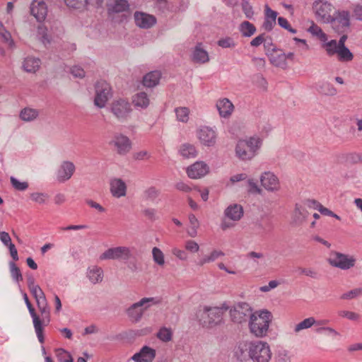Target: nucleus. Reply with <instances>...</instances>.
I'll list each match as a JSON object with an SVG mask.
<instances>
[{
  "mask_svg": "<svg viewBox=\"0 0 362 362\" xmlns=\"http://www.w3.org/2000/svg\"><path fill=\"white\" fill-rule=\"evenodd\" d=\"M309 215L310 213L302 204H296L293 213V221L297 225H302L307 221Z\"/></svg>",
  "mask_w": 362,
  "mask_h": 362,
  "instance_id": "28",
  "label": "nucleus"
},
{
  "mask_svg": "<svg viewBox=\"0 0 362 362\" xmlns=\"http://www.w3.org/2000/svg\"><path fill=\"white\" fill-rule=\"evenodd\" d=\"M179 152L182 157L186 158H195L197 156L196 147L190 144L181 145Z\"/></svg>",
  "mask_w": 362,
  "mask_h": 362,
  "instance_id": "39",
  "label": "nucleus"
},
{
  "mask_svg": "<svg viewBox=\"0 0 362 362\" xmlns=\"http://www.w3.org/2000/svg\"><path fill=\"white\" fill-rule=\"evenodd\" d=\"M10 272L11 277L17 282L23 280V276L19 268L16 266L14 262H10Z\"/></svg>",
  "mask_w": 362,
  "mask_h": 362,
  "instance_id": "52",
  "label": "nucleus"
},
{
  "mask_svg": "<svg viewBox=\"0 0 362 362\" xmlns=\"http://www.w3.org/2000/svg\"><path fill=\"white\" fill-rule=\"evenodd\" d=\"M134 17L136 25L141 28H150L156 23V18L153 16L146 13L137 11Z\"/></svg>",
  "mask_w": 362,
  "mask_h": 362,
  "instance_id": "23",
  "label": "nucleus"
},
{
  "mask_svg": "<svg viewBox=\"0 0 362 362\" xmlns=\"http://www.w3.org/2000/svg\"><path fill=\"white\" fill-rule=\"evenodd\" d=\"M185 248L189 252L196 253L199 250V245L194 240H188L185 243Z\"/></svg>",
  "mask_w": 362,
  "mask_h": 362,
  "instance_id": "57",
  "label": "nucleus"
},
{
  "mask_svg": "<svg viewBox=\"0 0 362 362\" xmlns=\"http://www.w3.org/2000/svg\"><path fill=\"white\" fill-rule=\"evenodd\" d=\"M189 226L187 229V234L192 238H195L197 235L199 222L196 216L192 214L189 215Z\"/></svg>",
  "mask_w": 362,
  "mask_h": 362,
  "instance_id": "44",
  "label": "nucleus"
},
{
  "mask_svg": "<svg viewBox=\"0 0 362 362\" xmlns=\"http://www.w3.org/2000/svg\"><path fill=\"white\" fill-rule=\"evenodd\" d=\"M269 317L272 313L266 309L256 310L252 312L250 305L247 303H238L233 306H230V317Z\"/></svg>",
  "mask_w": 362,
  "mask_h": 362,
  "instance_id": "6",
  "label": "nucleus"
},
{
  "mask_svg": "<svg viewBox=\"0 0 362 362\" xmlns=\"http://www.w3.org/2000/svg\"><path fill=\"white\" fill-rule=\"evenodd\" d=\"M0 36L3 42L7 44L9 48L13 49L14 47L15 43L12 39L11 35L10 32L5 28L1 22H0Z\"/></svg>",
  "mask_w": 362,
  "mask_h": 362,
  "instance_id": "45",
  "label": "nucleus"
},
{
  "mask_svg": "<svg viewBox=\"0 0 362 362\" xmlns=\"http://www.w3.org/2000/svg\"><path fill=\"white\" fill-rule=\"evenodd\" d=\"M270 321L268 318H250V330L257 337H264L268 331Z\"/></svg>",
  "mask_w": 362,
  "mask_h": 362,
  "instance_id": "15",
  "label": "nucleus"
},
{
  "mask_svg": "<svg viewBox=\"0 0 362 362\" xmlns=\"http://www.w3.org/2000/svg\"><path fill=\"white\" fill-rule=\"evenodd\" d=\"M30 199L39 205H45L48 203L49 196L47 193L42 192H33L29 195Z\"/></svg>",
  "mask_w": 362,
  "mask_h": 362,
  "instance_id": "40",
  "label": "nucleus"
},
{
  "mask_svg": "<svg viewBox=\"0 0 362 362\" xmlns=\"http://www.w3.org/2000/svg\"><path fill=\"white\" fill-rule=\"evenodd\" d=\"M327 262L332 267L346 271L354 268L357 259L354 255L332 250L329 253Z\"/></svg>",
  "mask_w": 362,
  "mask_h": 362,
  "instance_id": "2",
  "label": "nucleus"
},
{
  "mask_svg": "<svg viewBox=\"0 0 362 362\" xmlns=\"http://www.w3.org/2000/svg\"><path fill=\"white\" fill-rule=\"evenodd\" d=\"M269 59L272 64L276 67L286 69L288 66L287 61L293 62L295 58L294 52L285 53L282 49L276 48L269 54Z\"/></svg>",
  "mask_w": 362,
  "mask_h": 362,
  "instance_id": "13",
  "label": "nucleus"
},
{
  "mask_svg": "<svg viewBox=\"0 0 362 362\" xmlns=\"http://www.w3.org/2000/svg\"><path fill=\"white\" fill-rule=\"evenodd\" d=\"M160 303V300L157 297H144L129 306L126 310V314L129 317H142L148 309Z\"/></svg>",
  "mask_w": 362,
  "mask_h": 362,
  "instance_id": "5",
  "label": "nucleus"
},
{
  "mask_svg": "<svg viewBox=\"0 0 362 362\" xmlns=\"http://www.w3.org/2000/svg\"><path fill=\"white\" fill-rule=\"evenodd\" d=\"M150 98L145 92H139L132 97V103L136 107L146 109L150 105Z\"/></svg>",
  "mask_w": 362,
  "mask_h": 362,
  "instance_id": "31",
  "label": "nucleus"
},
{
  "mask_svg": "<svg viewBox=\"0 0 362 362\" xmlns=\"http://www.w3.org/2000/svg\"><path fill=\"white\" fill-rule=\"evenodd\" d=\"M262 145V139L257 135L238 141L235 156L242 160H250L258 153Z\"/></svg>",
  "mask_w": 362,
  "mask_h": 362,
  "instance_id": "1",
  "label": "nucleus"
},
{
  "mask_svg": "<svg viewBox=\"0 0 362 362\" xmlns=\"http://www.w3.org/2000/svg\"><path fill=\"white\" fill-rule=\"evenodd\" d=\"M312 8L317 21L330 23L334 21L336 11L333 5L325 0H316L313 3Z\"/></svg>",
  "mask_w": 362,
  "mask_h": 362,
  "instance_id": "4",
  "label": "nucleus"
},
{
  "mask_svg": "<svg viewBox=\"0 0 362 362\" xmlns=\"http://www.w3.org/2000/svg\"><path fill=\"white\" fill-rule=\"evenodd\" d=\"M360 296H362V288H356L343 293L341 298L353 299Z\"/></svg>",
  "mask_w": 362,
  "mask_h": 362,
  "instance_id": "55",
  "label": "nucleus"
},
{
  "mask_svg": "<svg viewBox=\"0 0 362 362\" xmlns=\"http://www.w3.org/2000/svg\"><path fill=\"white\" fill-rule=\"evenodd\" d=\"M272 353L269 345L266 342H253L250 350V358L253 362H269Z\"/></svg>",
  "mask_w": 362,
  "mask_h": 362,
  "instance_id": "8",
  "label": "nucleus"
},
{
  "mask_svg": "<svg viewBox=\"0 0 362 362\" xmlns=\"http://www.w3.org/2000/svg\"><path fill=\"white\" fill-rule=\"evenodd\" d=\"M336 55L337 59L341 62H349L354 59V54L346 47H339Z\"/></svg>",
  "mask_w": 362,
  "mask_h": 362,
  "instance_id": "43",
  "label": "nucleus"
},
{
  "mask_svg": "<svg viewBox=\"0 0 362 362\" xmlns=\"http://www.w3.org/2000/svg\"><path fill=\"white\" fill-rule=\"evenodd\" d=\"M132 256L131 249L126 246L110 247L103 252L100 259H122L128 260Z\"/></svg>",
  "mask_w": 362,
  "mask_h": 362,
  "instance_id": "12",
  "label": "nucleus"
},
{
  "mask_svg": "<svg viewBox=\"0 0 362 362\" xmlns=\"http://www.w3.org/2000/svg\"><path fill=\"white\" fill-rule=\"evenodd\" d=\"M75 170L76 167L72 162L64 160L62 162L55 173L56 180L60 183H64L71 179Z\"/></svg>",
  "mask_w": 362,
  "mask_h": 362,
  "instance_id": "16",
  "label": "nucleus"
},
{
  "mask_svg": "<svg viewBox=\"0 0 362 362\" xmlns=\"http://www.w3.org/2000/svg\"><path fill=\"white\" fill-rule=\"evenodd\" d=\"M322 92L325 95H334L337 94V89L330 83H325L322 87Z\"/></svg>",
  "mask_w": 362,
  "mask_h": 362,
  "instance_id": "60",
  "label": "nucleus"
},
{
  "mask_svg": "<svg viewBox=\"0 0 362 362\" xmlns=\"http://www.w3.org/2000/svg\"><path fill=\"white\" fill-rule=\"evenodd\" d=\"M110 192L115 198L124 197L127 193V185L121 178H112L110 180Z\"/></svg>",
  "mask_w": 362,
  "mask_h": 362,
  "instance_id": "18",
  "label": "nucleus"
},
{
  "mask_svg": "<svg viewBox=\"0 0 362 362\" xmlns=\"http://www.w3.org/2000/svg\"><path fill=\"white\" fill-rule=\"evenodd\" d=\"M199 325H201L204 328H213L215 326L220 325L221 323V320H218L216 321L213 318H200L199 320Z\"/></svg>",
  "mask_w": 362,
  "mask_h": 362,
  "instance_id": "51",
  "label": "nucleus"
},
{
  "mask_svg": "<svg viewBox=\"0 0 362 362\" xmlns=\"http://www.w3.org/2000/svg\"><path fill=\"white\" fill-rule=\"evenodd\" d=\"M33 325L35 331L39 341L42 344L44 343L45 338L43 335L44 327L49 324V320L46 318H33Z\"/></svg>",
  "mask_w": 362,
  "mask_h": 362,
  "instance_id": "32",
  "label": "nucleus"
},
{
  "mask_svg": "<svg viewBox=\"0 0 362 362\" xmlns=\"http://www.w3.org/2000/svg\"><path fill=\"white\" fill-rule=\"evenodd\" d=\"M315 321L314 320V318H305L303 321L298 323L296 327L295 331L296 332L303 329L310 327L313 325H314Z\"/></svg>",
  "mask_w": 362,
  "mask_h": 362,
  "instance_id": "56",
  "label": "nucleus"
},
{
  "mask_svg": "<svg viewBox=\"0 0 362 362\" xmlns=\"http://www.w3.org/2000/svg\"><path fill=\"white\" fill-rule=\"evenodd\" d=\"M196 136L201 145L212 147L216 144L218 134L214 128L208 126H201L196 130Z\"/></svg>",
  "mask_w": 362,
  "mask_h": 362,
  "instance_id": "9",
  "label": "nucleus"
},
{
  "mask_svg": "<svg viewBox=\"0 0 362 362\" xmlns=\"http://www.w3.org/2000/svg\"><path fill=\"white\" fill-rule=\"evenodd\" d=\"M152 257L154 262L160 267L165 264V256L161 250L157 247L152 249Z\"/></svg>",
  "mask_w": 362,
  "mask_h": 362,
  "instance_id": "48",
  "label": "nucleus"
},
{
  "mask_svg": "<svg viewBox=\"0 0 362 362\" xmlns=\"http://www.w3.org/2000/svg\"><path fill=\"white\" fill-rule=\"evenodd\" d=\"M192 62L197 64H206L210 58L208 52L204 48L202 43H197L193 48L191 54Z\"/></svg>",
  "mask_w": 362,
  "mask_h": 362,
  "instance_id": "24",
  "label": "nucleus"
},
{
  "mask_svg": "<svg viewBox=\"0 0 362 362\" xmlns=\"http://www.w3.org/2000/svg\"><path fill=\"white\" fill-rule=\"evenodd\" d=\"M175 112L176 115L177 119L179 122L187 123L189 119L190 110L186 107H179L175 108Z\"/></svg>",
  "mask_w": 362,
  "mask_h": 362,
  "instance_id": "46",
  "label": "nucleus"
},
{
  "mask_svg": "<svg viewBox=\"0 0 362 362\" xmlns=\"http://www.w3.org/2000/svg\"><path fill=\"white\" fill-rule=\"evenodd\" d=\"M159 195V190L155 187H150L143 192V197L146 200H154Z\"/></svg>",
  "mask_w": 362,
  "mask_h": 362,
  "instance_id": "50",
  "label": "nucleus"
},
{
  "mask_svg": "<svg viewBox=\"0 0 362 362\" xmlns=\"http://www.w3.org/2000/svg\"><path fill=\"white\" fill-rule=\"evenodd\" d=\"M156 336L160 341L168 342L172 339L173 331L170 328L163 327L160 329Z\"/></svg>",
  "mask_w": 362,
  "mask_h": 362,
  "instance_id": "49",
  "label": "nucleus"
},
{
  "mask_svg": "<svg viewBox=\"0 0 362 362\" xmlns=\"http://www.w3.org/2000/svg\"><path fill=\"white\" fill-rule=\"evenodd\" d=\"M39 115L37 109L25 107L20 112L19 117L24 122H31L35 119Z\"/></svg>",
  "mask_w": 362,
  "mask_h": 362,
  "instance_id": "38",
  "label": "nucleus"
},
{
  "mask_svg": "<svg viewBox=\"0 0 362 362\" xmlns=\"http://www.w3.org/2000/svg\"><path fill=\"white\" fill-rule=\"evenodd\" d=\"M259 180L262 187L267 192H276L281 188L278 177L270 171L262 173Z\"/></svg>",
  "mask_w": 362,
  "mask_h": 362,
  "instance_id": "14",
  "label": "nucleus"
},
{
  "mask_svg": "<svg viewBox=\"0 0 362 362\" xmlns=\"http://www.w3.org/2000/svg\"><path fill=\"white\" fill-rule=\"evenodd\" d=\"M334 21H337L341 28H348L349 26V13L348 11H339L337 15H334Z\"/></svg>",
  "mask_w": 362,
  "mask_h": 362,
  "instance_id": "47",
  "label": "nucleus"
},
{
  "mask_svg": "<svg viewBox=\"0 0 362 362\" xmlns=\"http://www.w3.org/2000/svg\"><path fill=\"white\" fill-rule=\"evenodd\" d=\"M30 11L32 15L39 22L45 21L47 15V6L43 0H33Z\"/></svg>",
  "mask_w": 362,
  "mask_h": 362,
  "instance_id": "22",
  "label": "nucleus"
},
{
  "mask_svg": "<svg viewBox=\"0 0 362 362\" xmlns=\"http://www.w3.org/2000/svg\"><path fill=\"white\" fill-rule=\"evenodd\" d=\"M172 254L180 260H186L187 258V253L177 247H173L171 250Z\"/></svg>",
  "mask_w": 362,
  "mask_h": 362,
  "instance_id": "63",
  "label": "nucleus"
},
{
  "mask_svg": "<svg viewBox=\"0 0 362 362\" xmlns=\"http://www.w3.org/2000/svg\"><path fill=\"white\" fill-rule=\"evenodd\" d=\"M303 206L305 207V209H313L316 210H319L321 206V204L314 199H308L305 200L303 204Z\"/></svg>",
  "mask_w": 362,
  "mask_h": 362,
  "instance_id": "61",
  "label": "nucleus"
},
{
  "mask_svg": "<svg viewBox=\"0 0 362 362\" xmlns=\"http://www.w3.org/2000/svg\"><path fill=\"white\" fill-rule=\"evenodd\" d=\"M67 7L71 9L83 11L86 9L88 0H64Z\"/></svg>",
  "mask_w": 362,
  "mask_h": 362,
  "instance_id": "42",
  "label": "nucleus"
},
{
  "mask_svg": "<svg viewBox=\"0 0 362 362\" xmlns=\"http://www.w3.org/2000/svg\"><path fill=\"white\" fill-rule=\"evenodd\" d=\"M209 172V167L204 161H197L186 170L187 176L191 179H200L207 175Z\"/></svg>",
  "mask_w": 362,
  "mask_h": 362,
  "instance_id": "17",
  "label": "nucleus"
},
{
  "mask_svg": "<svg viewBox=\"0 0 362 362\" xmlns=\"http://www.w3.org/2000/svg\"><path fill=\"white\" fill-rule=\"evenodd\" d=\"M11 183L12 186L18 191H25L26 190L28 187V182H21L17 178L14 177H11L10 178Z\"/></svg>",
  "mask_w": 362,
  "mask_h": 362,
  "instance_id": "53",
  "label": "nucleus"
},
{
  "mask_svg": "<svg viewBox=\"0 0 362 362\" xmlns=\"http://www.w3.org/2000/svg\"><path fill=\"white\" fill-rule=\"evenodd\" d=\"M111 112L120 121H124L129 116L132 109L129 101L124 98L115 99L110 105Z\"/></svg>",
  "mask_w": 362,
  "mask_h": 362,
  "instance_id": "11",
  "label": "nucleus"
},
{
  "mask_svg": "<svg viewBox=\"0 0 362 362\" xmlns=\"http://www.w3.org/2000/svg\"><path fill=\"white\" fill-rule=\"evenodd\" d=\"M216 107L221 117L228 118L234 110V105L228 98H221L216 101Z\"/></svg>",
  "mask_w": 362,
  "mask_h": 362,
  "instance_id": "26",
  "label": "nucleus"
},
{
  "mask_svg": "<svg viewBox=\"0 0 362 362\" xmlns=\"http://www.w3.org/2000/svg\"><path fill=\"white\" fill-rule=\"evenodd\" d=\"M322 47L325 50L326 54L329 57L336 55L337 50L339 49L337 41L335 40H332L329 41L327 40L325 42H322Z\"/></svg>",
  "mask_w": 362,
  "mask_h": 362,
  "instance_id": "41",
  "label": "nucleus"
},
{
  "mask_svg": "<svg viewBox=\"0 0 362 362\" xmlns=\"http://www.w3.org/2000/svg\"><path fill=\"white\" fill-rule=\"evenodd\" d=\"M109 144L117 154L121 156L127 154L132 147L130 139L120 133L115 134Z\"/></svg>",
  "mask_w": 362,
  "mask_h": 362,
  "instance_id": "10",
  "label": "nucleus"
},
{
  "mask_svg": "<svg viewBox=\"0 0 362 362\" xmlns=\"http://www.w3.org/2000/svg\"><path fill=\"white\" fill-rule=\"evenodd\" d=\"M277 13L271 9L268 6L265 7V19L263 23V28L267 31H270L276 25Z\"/></svg>",
  "mask_w": 362,
  "mask_h": 362,
  "instance_id": "30",
  "label": "nucleus"
},
{
  "mask_svg": "<svg viewBox=\"0 0 362 362\" xmlns=\"http://www.w3.org/2000/svg\"><path fill=\"white\" fill-rule=\"evenodd\" d=\"M241 35L245 37H250L256 33V27L249 21L242 22L238 27Z\"/></svg>",
  "mask_w": 362,
  "mask_h": 362,
  "instance_id": "37",
  "label": "nucleus"
},
{
  "mask_svg": "<svg viewBox=\"0 0 362 362\" xmlns=\"http://www.w3.org/2000/svg\"><path fill=\"white\" fill-rule=\"evenodd\" d=\"M224 255L225 253L222 250L214 249L209 254L201 257L197 262V264L199 266H204V264L215 262Z\"/></svg>",
  "mask_w": 362,
  "mask_h": 362,
  "instance_id": "29",
  "label": "nucleus"
},
{
  "mask_svg": "<svg viewBox=\"0 0 362 362\" xmlns=\"http://www.w3.org/2000/svg\"><path fill=\"white\" fill-rule=\"evenodd\" d=\"M202 314L214 316H223L227 313L230 315V306L226 302L215 305H203L201 307Z\"/></svg>",
  "mask_w": 362,
  "mask_h": 362,
  "instance_id": "20",
  "label": "nucleus"
},
{
  "mask_svg": "<svg viewBox=\"0 0 362 362\" xmlns=\"http://www.w3.org/2000/svg\"><path fill=\"white\" fill-rule=\"evenodd\" d=\"M242 10L247 18L251 19L253 17V8L248 1H244L242 4Z\"/></svg>",
  "mask_w": 362,
  "mask_h": 362,
  "instance_id": "58",
  "label": "nucleus"
},
{
  "mask_svg": "<svg viewBox=\"0 0 362 362\" xmlns=\"http://www.w3.org/2000/svg\"><path fill=\"white\" fill-rule=\"evenodd\" d=\"M95 95L94 104L99 108L105 106L107 102L112 96V89L110 85L105 81H98L95 84Z\"/></svg>",
  "mask_w": 362,
  "mask_h": 362,
  "instance_id": "7",
  "label": "nucleus"
},
{
  "mask_svg": "<svg viewBox=\"0 0 362 362\" xmlns=\"http://www.w3.org/2000/svg\"><path fill=\"white\" fill-rule=\"evenodd\" d=\"M87 277L93 284L100 283L103 279V270L98 266H92L88 269Z\"/></svg>",
  "mask_w": 362,
  "mask_h": 362,
  "instance_id": "33",
  "label": "nucleus"
},
{
  "mask_svg": "<svg viewBox=\"0 0 362 362\" xmlns=\"http://www.w3.org/2000/svg\"><path fill=\"white\" fill-rule=\"evenodd\" d=\"M129 5L127 0H108L107 11L110 17L116 23H126L129 17Z\"/></svg>",
  "mask_w": 362,
  "mask_h": 362,
  "instance_id": "3",
  "label": "nucleus"
},
{
  "mask_svg": "<svg viewBox=\"0 0 362 362\" xmlns=\"http://www.w3.org/2000/svg\"><path fill=\"white\" fill-rule=\"evenodd\" d=\"M247 184H248V187H249V191L251 193L261 194L262 189L259 188V187L257 185V182L254 180H252V179L248 180Z\"/></svg>",
  "mask_w": 362,
  "mask_h": 362,
  "instance_id": "62",
  "label": "nucleus"
},
{
  "mask_svg": "<svg viewBox=\"0 0 362 362\" xmlns=\"http://www.w3.org/2000/svg\"><path fill=\"white\" fill-rule=\"evenodd\" d=\"M161 74L159 71H155L146 74L143 78L144 86L152 88L158 84Z\"/></svg>",
  "mask_w": 362,
  "mask_h": 362,
  "instance_id": "34",
  "label": "nucleus"
},
{
  "mask_svg": "<svg viewBox=\"0 0 362 362\" xmlns=\"http://www.w3.org/2000/svg\"><path fill=\"white\" fill-rule=\"evenodd\" d=\"M253 342L243 341H240L235 348L234 354L236 358L241 361H246L250 358V350Z\"/></svg>",
  "mask_w": 362,
  "mask_h": 362,
  "instance_id": "21",
  "label": "nucleus"
},
{
  "mask_svg": "<svg viewBox=\"0 0 362 362\" xmlns=\"http://www.w3.org/2000/svg\"><path fill=\"white\" fill-rule=\"evenodd\" d=\"M28 287L31 293L35 297L37 305L40 310L42 311V313L45 314L47 313V300L42 290L38 285H36L34 283L33 280L29 281Z\"/></svg>",
  "mask_w": 362,
  "mask_h": 362,
  "instance_id": "19",
  "label": "nucleus"
},
{
  "mask_svg": "<svg viewBox=\"0 0 362 362\" xmlns=\"http://www.w3.org/2000/svg\"><path fill=\"white\" fill-rule=\"evenodd\" d=\"M156 357V350L144 346L139 352L136 353L132 357L135 362H152Z\"/></svg>",
  "mask_w": 362,
  "mask_h": 362,
  "instance_id": "25",
  "label": "nucleus"
},
{
  "mask_svg": "<svg viewBox=\"0 0 362 362\" xmlns=\"http://www.w3.org/2000/svg\"><path fill=\"white\" fill-rule=\"evenodd\" d=\"M40 60L38 58L28 57L23 62V69L27 72H35L40 66Z\"/></svg>",
  "mask_w": 362,
  "mask_h": 362,
  "instance_id": "36",
  "label": "nucleus"
},
{
  "mask_svg": "<svg viewBox=\"0 0 362 362\" xmlns=\"http://www.w3.org/2000/svg\"><path fill=\"white\" fill-rule=\"evenodd\" d=\"M278 23L281 28L287 30L288 32H290L293 34H295L297 33V30L296 29L293 28L291 26L288 20L284 17H279Z\"/></svg>",
  "mask_w": 362,
  "mask_h": 362,
  "instance_id": "59",
  "label": "nucleus"
},
{
  "mask_svg": "<svg viewBox=\"0 0 362 362\" xmlns=\"http://www.w3.org/2000/svg\"><path fill=\"white\" fill-rule=\"evenodd\" d=\"M307 31L313 36L317 37L320 41L325 42L328 40V37L325 33L318 26L314 21H310V25Z\"/></svg>",
  "mask_w": 362,
  "mask_h": 362,
  "instance_id": "35",
  "label": "nucleus"
},
{
  "mask_svg": "<svg viewBox=\"0 0 362 362\" xmlns=\"http://www.w3.org/2000/svg\"><path fill=\"white\" fill-rule=\"evenodd\" d=\"M224 216L225 218L237 222L243 216V209L240 204H230L225 209Z\"/></svg>",
  "mask_w": 362,
  "mask_h": 362,
  "instance_id": "27",
  "label": "nucleus"
},
{
  "mask_svg": "<svg viewBox=\"0 0 362 362\" xmlns=\"http://www.w3.org/2000/svg\"><path fill=\"white\" fill-rule=\"evenodd\" d=\"M71 73L76 78H82L85 76L84 70L81 67L78 66H74L73 67H71Z\"/></svg>",
  "mask_w": 362,
  "mask_h": 362,
  "instance_id": "64",
  "label": "nucleus"
},
{
  "mask_svg": "<svg viewBox=\"0 0 362 362\" xmlns=\"http://www.w3.org/2000/svg\"><path fill=\"white\" fill-rule=\"evenodd\" d=\"M217 44L223 48H233L236 46L235 42L230 37L220 39Z\"/></svg>",
  "mask_w": 362,
  "mask_h": 362,
  "instance_id": "54",
  "label": "nucleus"
}]
</instances>
